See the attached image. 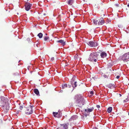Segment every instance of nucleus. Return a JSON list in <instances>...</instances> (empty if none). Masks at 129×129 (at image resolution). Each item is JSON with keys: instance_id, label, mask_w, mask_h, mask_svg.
<instances>
[{"instance_id": "nucleus-1", "label": "nucleus", "mask_w": 129, "mask_h": 129, "mask_svg": "<svg viewBox=\"0 0 129 129\" xmlns=\"http://www.w3.org/2000/svg\"><path fill=\"white\" fill-rule=\"evenodd\" d=\"M0 103L2 107V109L5 113H6L9 107V104L7 101V99L4 97H2L0 98Z\"/></svg>"}, {"instance_id": "nucleus-2", "label": "nucleus", "mask_w": 129, "mask_h": 129, "mask_svg": "<svg viewBox=\"0 0 129 129\" xmlns=\"http://www.w3.org/2000/svg\"><path fill=\"white\" fill-rule=\"evenodd\" d=\"M76 100V103L79 107H81L85 103V101L84 98L81 95H78L75 96Z\"/></svg>"}, {"instance_id": "nucleus-3", "label": "nucleus", "mask_w": 129, "mask_h": 129, "mask_svg": "<svg viewBox=\"0 0 129 129\" xmlns=\"http://www.w3.org/2000/svg\"><path fill=\"white\" fill-rule=\"evenodd\" d=\"M99 55L96 52L91 53L88 59V60L91 62H96L98 59Z\"/></svg>"}, {"instance_id": "nucleus-4", "label": "nucleus", "mask_w": 129, "mask_h": 129, "mask_svg": "<svg viewBox=\"0 0 129 129\" xmlns=\"http://www.w3.org/2000/svg\"><path fill=\"white\" fill-rule=\"evenodd\" d=\"M119 58L120 60L124 62H127L129 61V52L124 54L120 57Z\"/></svg>"}, {"instance_id": "nucleus-5", "label": "nucleus", "mask_w": 129, "mask_h": 129, "mask_svg": "<svg viewBox=\"0 0 129 129\" xmlns=\"http://www.w3.org/2000/svg\"><path fill=\"white\" fill-rule=\"evenodd\" d=\"M33 106L30 105L29 107H28L26 110L25 111V113L27 114H31L33 112Z\"/></svg>"}, {"instance_id": "nucleus-6", "label": "nucleus", "mask_w": 129, "mask_h": 129, "mask_svg": "<svg viewBox=\"0 0 129 129\" xmlns=\"http://www.w3.org/2000/svg\"><path fill=\"white\" fill-rule=\"evenodd\" d=\"M87 44L89 46L92 47H95L98 45V43L91 41H90Z\"/></svg>"}, {"instance_id": "nucleus-7", "label": "nucleus", "mask_w": 129, "mask_h": 129, "mask_svg": "<svg viewBox=\"0 0 129 129\" xmlns=\"http://www.w3.org/2000/svg\"><path fill=\"white\" fill-rule=\"evenodd\" d=\"M32 4L29 3H26L25 6V10L27 11H28L31 8L32 6Z\"/></svg>"}, {"instance_id": "nucleus-8", "label": "nucleus", "mask_w": 129, "mask_h": 129, "mask_svg": "<svg viewBox=\"0 0 129 129\" xmlns=\"http://www.w3.org/2000/svg\"><path fill=\"white\" fill-rule=\"evenodd\" d=\"M94 109V108L92 107L91 108H89L87 109H85V110H83L84 112H85V115L86 116H87V113L88 112H92Z\"/></svg>"}, {"instance_id": "nucleus-9", "label": "nucleus", "mask_w": 129, "mask_h": 129, "mask_svg": "<svg viewBox=\"0 0 129 129\" xmlns=\"http://www.w3.org/2000/svg\"><path fill=\"white\" fill-rule=\"evenodd\" d=\"M101 57L102 58H104L106 57L107 56L106 53L104 52H102L100 54Z\"/></svg>"}, {"instance_id": "nucleus-10", "label": "nucleus", "mask_w": 129, "mask_h": 129, "mask_svg": "<svg viewBox=\"0 0 129 129\" xmlns=\"http://www.w3.org/2000/svg\"><path fill=\"white\" fill-rule=\"evenodd\" d=\"M105 22V20L103 19L102 18H101L99 20V25H102Z\"/></svg>"}, {"instance_id": "nucleus-11", "label": "nucleus", "mask_w": 129, "mask_h": 129, "mask_svg": "<svg viewBox=\"0 0 129 129\" xmlns=\"http://www.w3.org/2000/svg\"><path fill=\"white\" fill-rule=\"evenodd\" d=\"M78 116L77 115H73L69 119V120L70 121H72V120H76V119L77 118Z\"/></svg>"}, {"instance_id": "nucleus-12", "label": "nucleus", "mask_w": 129, "mask_h": 129, "mask_svg": "<svg viewBox=\"0 0 129 129\" xmlns=\"http://www.w3.org/2000/svg\"><path fill=\"white\" fill-rule=\"evenodd\" d=\"M69 124V123L64 124H61V125L62 126V129H67L68 128V125Z\"/></svg>"}, {"instance_id": "nucleus-13", "label": "nucleus", "mask_w": 129, "mask_h": 129, "mask_svg": "<svg viewBox=\"0 0 129 129\" xmlns=\"http://www.w3.org/2000/svg\"><path fill=\"white\" fill-rule=\"evenodd\" d=\"M57 42L61 44L63 46H64L65 45V42H64L63 40H62L57 41Z\"/></svg>"}, {"instance_id": "nucleus-14", "label": "nucleus", "mask_w": 129, "mask_h": 129, "mask_svg": "<svg viewBox=\"0 0 129 129\" xmlns=\"http://www.w3.org/2000/svg\"><path fill=\"white\" fill-rule=\"evenodd\" d=\"M108 87L111 89H112L114 88V85L112 84H109L108 86Z\"/></svg>"}, {"instance_id": "nucleus-15", "label": "nucleus", "mask_w": 129, "mask_h": 129, "mask_svg": "<svg viewBox=\"0 0 129 129\" xmlns=\"http://www.w3.org/2000/svg\"><path fill=\"white\" fill-rule=\"evenodd\" d=\"M34 92L37 95H38L39 94V92L37 89H34Z\"/></svg>"}, {"instance_id": "nucleus-16", "label": "nucleus", "mask_w": 129, "mask_h": 129, "mask_svg": "<svg viewBox=\"0 0 129 129\" xmlns=\"http://www.w3.org/2000/svg\"><path fill=\"white\" fill-rule=\"evenodd\" d=\"M93 23L95 25H99V20L96 19H93Z\"/></svg>"}, {"instance_id": "nucleus-17", "label": "nucleus", "mask_w": 129, "mask_h": 129, "mask_svg": "<svg viewBox=\"0 0 129 129\" xmlns=\"http://www.w3.org/2000/svg\"><path fill=\"white\" fill-rule=\"evenodd\" d=\"M73 2V0H69L68 1V4L70 5H71Z\"/></svg>"}, {"instance_id": "nucleus-18", "label": "nucleus", "mask_w": 129, "mask_h": 129, "mask_svg": "<svg viewBox=\"0 0 129 129\" xmlns=\"http://www.w3.org/2000/svg\"><path fill=\"white\" fill-rule=\"evenodd\" d=\"M72 87L74 88L75 87H76L77 85V82H75L74 83V84H73V80H72Z\"/></svg>"}, {"instance_id": "nucleus-19", "label": "nucleus", "mask_w": 129, "mask_h": 129, "mask_svg": "<svg viewBox=\"0 0 129 129\" xmlns=\"http://www.w3.org/2000/svg\"><path fill=\"white\" fill-rule=\"evenodd\" d=\"M112 108L111 107H110L108 108L107 109V111L109 113H110L112 111Z\"/></svg>"}, {"instance_id": "nucleus-20", "label": "nucleus", "mask_w": 129, "mask_h": 129, "mask_svg": "<svg viewBox=\"0 0 129 129\" xmlns=\"http://www.w3.org/2000/svg\"><path fill=\"white\" fill-rule=\"evenodd\" d=\"M43 35L41 33H40L38 34L37 36L39 37L40 38H41L42 37Z\"/></svg>"}, {"instance_id": "nucleus-21", "label": "nucleus", "mask_w": 129, "mask_h": 129, "mask_svg": "<svg viewBox=\"0 0 129 129\" xmlns=\"http://www.w3.org/2000/svg\"><path fill=\"white\" fill-rule=\"evenodd\" d=\"M67 84L66 83L62 85V87L63 89L67 87Z\"/></svg>"}, {"instance_id": "nucleus-22", "label": "nucleus", "mask_w": 129, "mask_h": 129, "mask_svg": "<svg viewBox=\"0 0 129 129\" xmlns=\"http://www.w3.org/2000/svg\"><path fill=\"white\" fill-rule=\"evenodd\" d=\"M129 100V97H127V98L125 99L123 101L124 102H128Z\"/></svg>"}, {"instance_id": "nucleus-23", "label": "nucleus", "mask_w": 129, "mask_h": 129, "mask_svg": "<svg viewBox=\"0 0 129 129\" xmlns=\"http://www.w3.org/2000/svg\"><path fill=\"white\" fill-rule=\"evenodd\" d=\"M58 114V112H53V114L54 115V116L55 117H57V116H56V115H57Z\"/></svg>"}, {"instance_id": "nucleus-24", "label": "nucleus", "mask_w": 129, "mask_h": 129, "mask_svg": "<svg viewBox=\"0 0 129 129\" xmlns=\"http://www.w3.org/2000/svg\"><path fill=\"white\" fill-rule=\"evenodd\" d=\"M49 38L48 37L45 36L44 37V40L45 41H46Z\"/></svg>"}, {"instance_id": "nucleus-25", "label": "nucleus", "mask_w": 129, "mask_h": 129, "mask_svg": "<svg viewBox=\"0 0 129 129\" xmlns=\"http://www.w3.org/2000/svg\"><path fill=\"white\" fill-rule=\"evenodd\" d=\"M90 93L91 94L90 96H92L93 94V92L92 91H90Z\"/></svg>"}, {"instance_id": "nucleus-26", "label": "nucleus", "mask_w": 129, "mask_h": 129, "mask_svg": "<svg viewBox=\"0 0 129 129\" xmlns=\"http://www.w3.org/2000/svg\"><path fill=\"white\" fill-rule=\"evenodd\" d=\"M23 107L22 106H20L19 108L21 110H22V109L23 108Z\"/></svg>"}, {"instance_id": "nucleus-27", "label": "nucleus", "mask_w": 129, "mask_h": 129, "mask_svg": "<svg viewBox=\"0 0 129 129\" xmlns=\"http://www.w3.org/2000/svg\"><path fill=\"white\" fill-rule=\"evenodd\" d=\"M103 77L105 78H106L107 77V75L105 74H104L103 75Z\"/></svg>"}, {"instance_id": "nucleus-28", "label": "nucleus", "mask_w": 129, "mask_h": 129, "mask_svg": "<svg viewBox=\"0 0 129 129\" xmlns=\"http://www.w3.org/2000/svg\"><path fill=\"white\" fill-rule=\"evenodd\" d=\"M96 106L98 108H99L100 107V106L98 105H97Z\"/></svg>"}, {"instance_id": "nucleus-29", "label": "nucleus", "mask_w": 129, "mask_h": 129, "mask_svg": "<svg viewBox=\"0 0 129 129\" xmlns=\"http://www.w3.org/2000/svg\"><path fill=\"white\" fill-rule=\"evenodd\" d=\"M120 77L119 76H117V77H116V78L117 79H118Z\"/></svg>"}, {"instance_id": "nucleus-30", "label": "nucleus", "mask_w": 129, "mask_h": 129, "mask_svg": "<svg viewBox=\"0 0 129 129\" xmlns=\"http://www.w3.org/2000/svg\"><path fill=\"white\" fill-rule=\"evenodd\" d=\"M51 59L52 60H54V57H53L52 58H51Z\"/></svg>"}, {"instance_id": "nucleus-31", "label": "nucleus", "mask_w": 129, "mask_h": 129, "mask_svg": "<svg viewBox=\"0 0 129 129\" xmlns=\"http://www.w3.org/2000/svg\"><path fill=\"white\" fill-rule=\"evenodd\" d=\"M36 46L37 47H38V45H39V44H38V43H37V44H36Z\"/></svg>"}, {"instance_id": "nucleus-32", "label": "nucleus", "mask_w": 129, "mask_h": 129, "mask_svg": "<svg viewBox=\"0 0 129 129\" xmlns=\"http://www.w3.org/2000/svg\"><path fill=\"white\" fill-rule=\"evenodd\" d=\"M126 28L127 29H128V31H126L127 33H129V29H128V28Z\"/></svg>"}, {"instance_id": "nucleus-33", "label": "nucleus", "mask_w": 129, "mask_h": 129, "mask_svg": "<svg viewBox=\"0 0 129 129\" xmlns=\"http://www.w3.org/2000/svg\"><path fill=\"white\" fill-rule=\"evenodd\" d=\"M71 85H68V87H70V86H71Z\"/></svg>"}, {"instance_id": "nucleus-34", "label": "nucleus", "mask_w": 129, "mask_h": 129, "mask_svg": "<svg viewBox=\"0 0 129 129\" xmlns=\"http://www.w3.org/2000/svg\"><path fill=\"white\" fill-rule=\"evenodd\" d=\"M127 7L129 8V4L127 5Z\"/></svg>"}, {"instance_id": "nucleus-35", "label": "nucleus", "mask_w": 129, "mask_h": 129, "mask_svg": "<svg viewBox=\"0 0 129 129\" xmlns=\"http://www.w3.org/2000/svg\"><path fill=\"white\" fill-rule=\"evenodd\" d=\"M93 129H98L97 127H95Z\"/></svg>"}, {"instance_id": "nucleus-36", "label": "nucleus", "mask_w": 129, "mask_h": 129, "mask_svg": "<svg viewBox=\"0 0 129 129\" xmlns=\"http://www.w3.org/2000/svg\"><path fill=\"white\" fill-rule=\"evenodd\" d=\"M73 79H74V77H73V78H72V80H73Z\"/></svg>"}, {"instance_id": "nucleus-37", "label": "nucleus", "mask_w": 129, "mask_h": 129, "mask_svg": "<svg viewBox=\"0 0 129 129\" xmlns=\"http://www.w3.org/2000/svg\"><path fill=\"white\" fill-rule=\"evenodd\" d=\"M120 96H121V94H120Z\"/></svg>"}, {"instance_id": "nucleus-38", "label": "nucleus", "mask_w": 129, "mask_h": 129, "mask_svg": "<svg viewBox=\"0 0 129 129\" xmlns=\"http://www.w3.org/2000/svg\"><path fill=\"white\" fill-rule=\"evenodd\" d=\"M116 5L117 6L118 5H117H117Z\"/></svg>"}, {"instance_id": "nucleus-39", "label": "nucleus", "mask_w": 129, "mask_h": 129, "mask_svg": "<svg viewBox=\"0 0 129 129\" xmlns=\"http://www.w3.org/2000/svg\"><path fill=\"white\" fill-rule=\"evenodd\" d=\"M46 35H47V34H46Z\"/></svg>"}, {"instance_id": "nucleus-40", "label": "nucleus", "mask_w": 129, "mask_h": 129, "mask_svg": "<svg viewBox=\"0 0 129 129\" xmlns=\"http://www.w3.org/2000/svg\"><path fill=\"white\" fill-rule=\"evenodd\" d=\"M128 115H129V112L128 113Z\"/></svg>"}]
</instances>
